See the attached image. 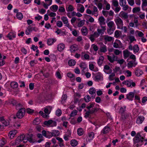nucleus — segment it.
Returning <instances> with one entry per match:
<instances>
[{
	"label": "nucleus",
	"mask_w": 147,
	"mask_h": 147,
	"mask_svg": "<svg viewBox=\"0 0 147 147\" xmlns=\"http://www.w3.org/2000/svg\"><path fill=\"white\" fill-rule=\"evenodd\" d=\"M17 17L19 20H21L23 17V16L22 13L20 12L17 13L16 14Z\"/></svg>",
	"instance_id": "obj_48"
},
{
	"label": "nucleus",
	"mask_w": 147,
	"mask_h": 147,
	"mask_svg": "<svg viewBox=\"0 0 147 147\" xmlns=\"http://www.w3.org/2000/svg\"><path fill=\"white\" fill-rule=\"evenodd\" d=\"M71 144L73 146H76L78 144V142L75 140H73L71 141Z\"/></svg>",
	"instance_id": "obj_38"
},
{
	"label": "nucleus",
	"mask_w": 147,
	"mask_h": 147,
	"mask_svg": "<svg viewBox=\"0 0 147 147\" xmlns=\"http://www.w3.org/2000/svg\"><path fill=\"white\" fill-rule=\"evenodd\" d=\"M95 80L97 81L101 79V76L99 73H98L95 76Z\"/></svg>",
	"instance_id": "obj_59"
},
{
	"label": "nucleus",
	"mask_w": 147,
	"mask_h": 147,
	"mask_svg": "<svg viewBox=\"0 0 147 147\" xmlns=\"http://www.w3.org/2000/svg\"><path fill=\"white\" fill-rule=\"evenodd\" d=\"M25 112V108H21L17 113L16 116L18 118L21 119L24 116Z\"/></svg>",
	"instance_id": "obj_3"
},
{
	"label": "nucleus",
	"mask_w": 147,
	"mask_h": 147,
	"mask_svg": "<svg viewBox=\"0 0 147 147\" xmlns=\"http://www.w3.org/2000/svg\"><path fill=\"white\" fill-rule=\"evenodd\" d=\"M81 31L83 35H86L88 33V30L85 27H83L81 29Z\"/></svg>",
	"instance_id": "obj_25"
},
{
	"label": "nucleus",
	"mask_w": 147,
	"mask_h": 147,
	"mask_svg": "<svg viewBox=\"0 0 147 147\" xmlns=\"http://www.w3.org/2000/svg\"><path fill=\"white\" fill-rule=\"evenodd\" d=\"M112 5L115 7L119 6L118 2L117 0H112Z\"/></svg>",
	"instance_id": "obj_41"
},
{
	"label": "nucleus",
	"mask_w": 147,
	"mask_h": 147,
	"mask_svg": "<svg viewBox=\"0 0 147 147\" xmlns=\"http://www.w3.org/2000/svg\"><path fill=\"white\" fill-rule=\"evenodd\" d=\"M15 37V34L12 32L9 33L7 36V37L10 40H12L13 38H14Z\"/></svg>",
	"instance_id": "obj_27"
},
{
	"label": "nucleus",
	"mask_w": 147,
	"mask_h": 147,
	"mask_svg": "<svg viewBox=\"0 0 147 147\" xmlns=\"http://www.w3.org/2000/svg\"><path fill=\"white\" fill-rule=\"evenodd\" d=\"M52 136H57L59 134V132L58 130H54L51 133Z\"/></svg>",
	"instance_id": "obj_35"
},
{
	"label": "nucleus",
	"mask_w": 147,
	"mask_h": 147,
	"mask_svg": "<svg viewBox=\"0 0 147 147\" xmlns=\"http://www.w3.org/2000/svg\"><path fill=\"white\" fill-rule=\"evenodd\" d=\"M45 125L52 127L55 126L57 125V123L55 121L50 119L48 121H45L44 123Z\"/></svg>",
	"instance_id": "obj_4"
},
{
	"label": "nucleus",
	"mask_w": 147,
	"mask_h": 147,
	"mask_svg": "<svg viewBox=\"0 0 147 147\" xmlns=\"http://www.w3.org/2000/svg\"><path fill=\"white\" fill-rule=\"evenodd\" d=\"M129 39L130 40V43L134 41H136V39L133 36H129Z\"/></svg>",
	"instance_id": "obj_56"
},
{
	"label": "nucleus",
	"mask_w": 147,
	"mask_h": 147,
	"mask_svg": "<svg viewBox=\"0 0 147 147\" xmlns=\"http://www.w3.org/2000/svg\"><path fill=\"white\" fill-rule=\"evenodd\" d=\"M78 113V111L76 110H74L72 111L70 114V117H73L75 116Z\"/></svg>",
	"instance_id": "obj_54"
},
{
	"label": "nucleus",
	"mask_w": 147,
	"mask_h": 147,
	"mask_svg": "<svg viewBox=\"0 0 147 147\" xmlns=\"http://www.w3.org/2000/svg\"><path fill=\"white\" fill-rule=\"evenodd\" d=\"M89 93L92 95L91 96V97L92 98H95V95H96V90L93 88H92L89 90Z\"/></svg>",
	"instance_id": "obj_12"
},
{
	"label": "nucleus",
	"mask_w": 147,
	"mask_h": 147,
	"mask_svg": "<svg viewBox=\"0 0 147 147\" xmlns=\"http://www.w3.org/2000/svg\"><path fill=\"white\" fill-rule=\"evenodd\" d=\"M26 140L25 139V135L23 134L17 138L16 142V143H19L23 141V142L25 143H26Z\"/></svg>",
	"instance_id": "obj_6"
},
{
	"label": "nucleus",
	"mask_w": 147,
	"mask_h": 147,
	"mask_svg": "<svg viewBox=\"0 0 147 147\" xmlns=\"http://www.w3.org/2000/svg\"><path fill=\"white\" fill-rule=\"evenodd\" d=\"M65 48V45L63 44H60L57 46V49L59 51H62Z\"/></svg>",
	"instance_id": "obj_22"
},
{
	"label": "nucleus",
	"mask_w": 147,
	"mask_h": 147,
	"mask_svg": "<svg viewBox=\"0 0 147 147\" xmlns=\"http://www.w3.org/2000/svg\"><path fill=\"white\" fill-rule=\"evenodd\" d=\"M74 10V8L73 6L71 5H69L67 8H66V10L67 11L71 12Z\"/></svg>",
	"instance_id": "obj_44"
},
{
	"label": "nucleus",
	"mask_w": 147,
	"mask_h": 147,
	"mask_svg": "<svg viewBox=\"0 0 147 147\" xmlns=\"http://www.w3.org/2000/svg\"><path fill=\"white\" fill-rule=\"evenodd\" d=\"M56 40L55 39L49 38L47 40V43L49 45H51Z\"/></svg>",
	"instance_id": "obj_24"
},
{
	"label": "nucleus",
	"mask_w": 147,
	"mask_h": 147,
	"mask_svg": "<svg viewBox=\"0 0 147 147\" xmlns=\"http://www.w3.org/2000/svg\"><path fill=\"white\" fill-rule=\"evenodd\" d=\"M9 103L10 104H12L13 106L16 105L17 103V101L13 99L10 100L9 102Z\"/></svg>",
	"instance_id": "obj_53"
},
{
	"label": "nucleus",
	"mask_w": 147,
	"mask_h": 147,
	"mask_svg": "<svg viewBox=\"0 0 147 147\" xmlns=\"http://www.w3.org/2000/svg\"><path fill=\"white\" fill-rule=\"evenodd\" d=\"M58 9V7L56 5H54L50 7L51 9L54 12H56Z\"/></svg>",
	"instance_id": "obj_31"
},
{
	"label": "nucleus",
	"mask_w": 147,
	"mask_h": 147,
	"mask_svg": "<svg viewBox=\"0 0 147 147\" xmlns=\"http://www.w3.org/2000/svg\"><path fill=\"white\" fill-rule=\"evenodd\" d=\"M10 85L12 88H17L18 87V83L16 82H12L10 84Z\"/></svg>",
	"instance_id": "obj_28"
},
{
	"label": "nucleus",
	"mask_w": 147,
	"mask_h": 147,
	"mask_svg": "<svg viewBox=\"0 0 147 147\" xmlns=\"http://www.w3.org/2000/svg\"><path fill=\"white\" fill-rule=\"evenodd\" d=\"M107 51V46L102 43L100 45V51L102 53H105Z\"/></svg>",
	"instance_id": "obj_11"
},
{
	"label": "nucleus",
	"mask_w": 147,
	"mask_h": 147,
	"mask_svg": "<svg viewBox=\"0 0 147 147\" xmlns=\"http://www.w3.org/2000/svg\"><path fill=\"white\" fill-rule=\"evenodd\" d=\"M115 22L118 28H121L123 25V22L122 20L119 17H118L115 19Z\"/></svg>",
	"instance_id": "obj_5"
},
{
	"label": "nucleus",
	"mask_w": 147,
	"mask_h": 147,
	"mask_svg": "<svg viewBox=\"0 0 147 147\" xmlns=\"http://www.w3.org/2000/svg\"><path fill=\"white\" fill-rule=\"evenodd\" d=\"M143 73L142 71L140 69H137L135 72V75L138 76H140Z\"/></svg>",
	"instance_id": "obj_32"
},
{
	"label": "nucleus",
	"mask_w": 147,
	"mask_h": 147,
	"mask_svg": "<svg viewBox=\"0 0 147 147\" xmlns=\"http://www.w3.org/2000/svg\"><path fill=\"white\" fill-rule=\"evenodd\" d=\"M104 39L107 41L111 42L113 39V38L111 36H105L104 37Z\"/></svg>",
	"instance_id": "obj_34"
},
{
	"label": "nucleus",
	"mask_w": 147,
	"mask_h": 147,
	"mask_svg": "<svg viewBox=\"0 0 147 147\" xmlns=\"http://www.w3.org/2000/svg\"><path fill=\"white\" fill-rule=\"evenodd\" d=\"M126 106H124L123 107H121L119 110V112L120 113L121 115L124 114L125 111H126Z\"/></svg>",
	"instance_id": "obj_39"
},
{
	"label": "nucleus",
	"mask_w": 147,
	"mask_h": 147,
	"mask_svg": "<svg viewBox=\"0 0 147 147\" xmlns=\"http://www.w3.org/2000/svg\"><path fill=\"white\" fill-rule=\"evenodd\" d=\"M137 64V63L135 61H131L129 62L127 64V66L129 68L132 67H135Z\"/></svg>",
	"instance_id": "obj_13"
},
{
	"label": "nucleus",
	"mask_w": 147,
	"mask_h": 147,
	"mask_svg": "<svg viewBox=\"0 0 147 147\" xmlns=\"http://www.w3.org/2000/svg\"><path fill=\"white\" fill-rule=\"evenodd\" d=\"M114 71L115 73H116L117 71H119L120 72V74L121 73L120 68L119 67H115V69L114 70Z\"/></svg>",
	"instance_id": "obj_57"
},
{
	"label": "nucleus",
	"mask_w": 147,
	"mask_h": 147,
	"mask_svg": "<svg viewBox=\"0 0 147 147\" xmlns=\"http://www.w3.org/2000/svg\"><path fill=\"white\" fill-rule=\"evenodd\" d=\"M124 58L127 59L131 54V53L127 50H125L123 51Z\"/></svg>",
	"instance_id": "obj_18"
},
{
	"label": "nucleus",
	"mask_w": 147,
	"mask_h": 147,
	"mask_svg": "<svg viewBox=\"0 0 147 147\" xmlns=\"http://www.w3.org/2000/svg\"><path fill=\"white\" fill-rule=\"evenodd\" d=\"M144 138L142 137L139 133H137L135 137L133 139V140L134 144L136 143H138L140 142L142 143L143 142Z\"/></svg>",
	"instance_id": "obj_1"
},
{
	"label": "nucleus",
	"mask_w": 147,
	"mask_h": 147,
	"mask_svg": "<svg viewBox=\"0 0 147 147\" xmlns=\"http://www.w3.org/2000/svg\"><path fill=\"white\" fill-rule=\"evenodd\" d=\"M107 26L109 28V29H107L108 33H109L111 31H113L115 29V26L113 22L111 21L107 24Z\"/></svg>",
	"instance_id": "obj_2"
},
{
	"label": "nucleus",
	"mask_w": 147,
	"mask_h": 147,
	"mask_svg": "<svg viewBox=\"0 0 147 147\" xmlns=\"http://www.w3.org/2000/svg\"><path fill=\"white\" fill-rule=\"evenodd\" d=\"M134 93L133 92H130L126 95L127 98L130 100H132L134 97Z\"/></svg>",
	"instance_id": "obj_14"
},
{
	"label": "nucleus",
	"mask_w": 147,
	"mask_h": 147,
	"mask_svg": "<svg viewBox=\"0 0 147 147\" xmlns=\"http://www.w3.org/2000/svg\"><path fill=\"white\" fill-rule=\"evenodd\" d=\"M40 122V119L38 118H36L33 121V124L35 125H37Z\"/></svg>",
	"instance_id": "obj_46"
},
{
	"label": "nucleus",
	"mask_w": 147,
	"mask_h": 147,
	"mask_svg": "<svg viewBox=\"0 0 147 147\" xmlns=\"http://www.w3.org/2000/svg\"><path fill=\"white\" fill-rule=\"evenodd\" d=\"M68 134H66L64 135V139L65 141H68L69 140V138L71 135V133L70 131H69Z\"/></svg>",
	"instance_id": "obj_30"
},
{
	"label": "nucleus",
	"mask_w": 147,
	"mask_h": 147,
	"mask_svg": "<svg viewBox=\"0 0 147 147\" xmlns=\"http://www.w3.org/2000/svg\"><path fill=\"white\" fill-rule=\"evenodd\" d=\"M62 114V112L61 110L58 109L56 112V115L57 116H59Z\"/></svg>",
	"instance_id": "obj_60"
},
{
	"label": "nucleus",
	"mask_w": 147,
	"mask_h": 147,
	"mask_svg": "<svg viewBox=\"0 0 147 147\" xmlns=\"http://www.w3.org/2000/svg\"><path fill=\"white\" fill-rule=\"evenodd\" d=\"M140 7H135L133 9L132 11L134 13H135L140 11Z\"/></svg>",
	"instance_id": "obj_45"
},
{
	"label": "nucleus",
	"mask_w": 147,
	"mask_h": 147,
	"mask_svg": "<svg viewBox=\"0 0 147 147\" xmlns=\"http://www.w3.org/2000/svg\"><path fill=\"white\" fill-rule=\"evenodd\" d=\"M121 7H123L122 9L124 11H127L129 8L130 9L131 8L130 7H129L128 5L126 4H124L123 6H122Z\"/></svg>",
	"instance_id": "obj_42"
},
{
	"label": "nucleus",
	"mask_w": 147,
	"mask_h": 147,
	"mask_svg": "<svg viewBox=\"0 0 147 147\" xmlns=\"http://www.w3.org/2000/svg\"><path fill=\"white\" fill-rule=\"evenodd\" d=\"M45 1H49V2H47L46 3H43V6L45 9H47L48 8V6L50 5L51 4L52 0H45Z\"/></svg>",
	"instance_id": "obj_21"
},
{
	"label": "nucleus",
	"mask_w": 147,
	"mask_h": 147,
	"mask_svg": "<svg viewBox=\"0 0 147 147\" xmlns=\"http://www.w3.org/2000/svg\"><path fill=\"white\" fill-rule=\"evenodd\" d=\"M132 80H127L126 82H125L126 83V85L127 86L129 87L131 86V83H132Z\"/></svg>",
	"instance_id": "obj_51"
},
{
	"label": "nucleus",
	"mask_w": 147,
	"mask_h": 147,
	"mask_svg": "<svg viewBox=\"0 0 147 147\" xmlns=\"http://www.w3.org/2000/svg\"><path fill=\"white\" fill-rule=\"evenodd\" d=\"M67 76L70 78H73L72 80H75V78L74 77V75L71 73H68L67 74Z\"/></svg>",
	"instance_id": "obj_52"
},
{
	"label": "nucleus",
	"mask_w": 147,
	"mask_h": 147,
	"mask_svg": "<svg viewBox=\"0 0 147 147\" xmlns=\"http://www.w3.org/2000/svg\"><path fill=\"white\" fill-rule=\"evenodd\" d=\"M107 57L108 60L111 63L115 61H117V57L113 54H112L111 56L107 55Z\"/></svg>",
	"instance_id": "obj_7"
},
{
	"label": "nucleus",
	"mask_w": 147,
	"mask_h": 147,
	"mask_svg": "<svg viewBox=\"0 0 147 147\" xmlns=\"http://www.w3.org/2000/svg\"><path fill=\"white\" fill-rule=\"evenodd\" d=\"M98 21L100 26L105 24V19L103 17H100L98 18Z\"/></svg>",
	"instance_id": "obj_15"
},
{
	"label": "nucleus",
	"mask_w": 147,
	"mask_h": 147,
	"mask_svg": "<svg viewBox=\"0 0 147 147\" xmlns=\"http://www.w3.org/2000/svg\"><path fill=\"white\" fill-rule=\"evenodd\" d=\"M6 141L5 139H3L0 140V147H2L5 144Z\"/></svg>",
	"instance_id": "obj_49"
},
{
	"label": "nucleus",
	"mask_w": 147,
	"mask_h": 147,
	"mask_svg": "<svg viewBox=\"0 0 147 147\" xmlns=\"http://www.w3.org/2000/svg\"><path fill=\"white\" fill-rule=\"evenodd\" d=\"M129 116V113H125L121 115V119L124 120L128 117Z\"/></svg>",
	"instance_id": "obj_26"
},
{
	"label": "nucleus",
	"mask_w": 147,
	"mask_h": 147,
	"mask_svg": "<svg viewBox=\"0 0 147 147\" xmlns=\"http://www.w3.org/2000/svg\"><path fill=\"white\" fill-rule=\"evenodd\" d=\"M33 135L32 134H27L25 135V139L26 140V142L28 141L30 143L34 142V140L33 139Z\"/></svg>",
	"instance_id": "obj_8"
},
{
	"label": "nucleus",
	"mask_w": 147,
	"mask_h": 147,
	"mask_svg": "<svg viewBox=\"0 0 147 147\" xmlns=\"http://www.w3.org/2000/svg\"><path fill=\"white\" fill-rule=\"evenodd\" d=\"M85 20H84L80 21L78 24V27H82L84 25Z\"/></svg>",
	"instance_id": "obj_50"
},
{
	"label": "nucleus",
	"mask_w": 147,
	"mask_h": 147,
	"mask_svg": "<svg viewBox=\"0 0 147 147\" xmlns=\"http://www.w3.org/2000/svg\"><path fill=\"white\" fill-rule=\"evenodd\" d=\"M78 6L79 7H80V9H77L78 11L80 12L81 13H83L84 10V7L83 5L80 4H78Z\"/></svg>",
	"instance_id": "obj_23"
},
{
	"label": "nucleus",
	"mask_w": 147,
	"mask_h": 147,
	"mask_svg": "<svg viewBox=\"0 0 147 147\" xmlns=\"http://www.w3.org/2000/svg\"><path fill=\"white\" fill-rule=\"evenodd\" d=\"M91 98L89 95L86 96L84 97V100L86 102H88L90 100Z\"/></svg>",
	"instance_id": "obj_47"
},
{
	"label": "nucleus",
	"mask_w": 147,
	"mask_h": 147,
	"mask_svg": "<svg viewBox=\"0 0 147 147\" xmlns=\"http://www.w3.org/2000/svg\"><path fill=\"white\" fill-rule=\"evenodd\" d=\"M115 8L114 10L116 13L118 12L121 9V7L120 6L115 7Z\"/></svg>",
	"instance_id": "obj_62"
},
{
	"label": "nucleus",
	"mask_w": 147,
	"mask_h": 147,
	"mask_svg": "<svg viewBox=\"0 0 147 147\" xmlns=\"http://www.w3.org/2000/svg\"><path fill=\"white\" fill-rule=\"evenodd\" d=\"M88 136L90 139L93 138L94 136V134L93 132H91L88 134Z\"/></svg>",
	"instance_id": "obj_64"
},
{
	"label": "nucleus",
	"mask_w": 147,
	"mask_h": 147,
	"mask_svg": "<svg viewBox=\"0 0 147 147\" xmlns=\"http://www.w3.org/2000/svg\"><path fill=\"white\" fill-rule=\"evenodd\" d=\"M61 20L63 22V23L65 24V26L68 28H70V25L68 23V19L66 17L63 16L61 17Z\"/></svg>",
	"instance_id": "obj_9"
},
{
	"label": "nucleus",
	"mask_w": 147,
	"mask_h": 147,
	"mask_svg": "<svg viewBox=\"0 0 147 147\" xmlns=\"http://www.w3.org/2000/svg\"><path fill=\"white\" fill-rule=\"evenodd\" d=\"M77 133L79 136H81L83 134L84 131L82 129L79 128L77 130Z\"/></svg>",
	"instance_id": "obj_37"
},
{
	"label": "nucleus",
	"mask_w": 147,
	"mask_h": 147,
	"mask_svg": "<svg viewBox=\"0 0 147 147\" xmlns=\"http://www.w3.org/2000/svg\"><path fill=\"white\" fill-rule=\"evenodd\" d=\"M17 133V131L16 130H15L13 131H10L9 132V134L11 135V137H13Z\"/></svg>",
	"instance_id": "obj_36"
},
{
	"label": "nucleus",
	"mask_w": 147,
	"mask_h": 147,
	"mask_svg": "<svg viewBox=\"0 0 147 147\" xmlns=\"http://www.w3.org/2000/svg\"><path fill=\"white\" fill-rule=\"evenodd\" d=\"M134 52L135 53H137L139 50V48L138 45L136 44L134 46L133 49Z\"/></svg>",
	"instance_id": "obj_29"
},
{
	"label": "nucleus",
	"mask_w": 147,
	"mask_h": 147,
	"mask_svg": "<svg viewBox=\"0 0 147 147\" xmlns=\"http://www.w3.org/2000/svg\"><path fill=\"white\" fill-rule=\"evenodd\" d=\"M110 130V128L109 127L106 126L104 127L103 129L101 132V133L106 134L108 133Z\"/></svg>",
	"instance_id": "obj_20"
},
{
	"label": "nucleus",
	"mask_w": 147,
	"mask_h": 147,
	"mask_svg": "<svg viewBox=\"0 0 147 147\" xmlns=\"http://www.w3.org/2000/svg\"><path fill=\"white\" fill-rule=\"evenodd\" d=\"M142 9L144 10V7H146L147 6V0H142Z\"/></svg>",
	"instance_id": "obj_43"
},
{
	"label": "nucleus",
	"mask_w": 147,
	"mask_h": 147,
	"mask_svg": "<svg viewBox=\"0 0 147 147\" xmlns=\"http://www.w3.org/2000/svg\"><path fill=\"white\" fill-rule=\"evenodd\" d=\"M119 16L121 18H123L125 19H127L128 17L127 13L123 11H122L120 13Z\"/></svg>",
	"instance_id": "obj_16"
},
{
	"label": "nucleus",
	"mask_w": 147,
	"mask_h": 147,
	"mask_svg": "<svg viewBox=\"0 0 147 147\" xmlns=\"http://www.w3.org/2000/svg\"><path fill=\"white\" fill-rule=\"evenodd\" d=\"M144 118L142 116H140L137 119L136 123L138 124L141 123L144 121Z\"/></svg>",
	"instance_id": "obj_19"
},
{
	"label": "nucleus",
	"mask_w": 147,
	"mask_h": 147,
	"mask_svg": "<svg viewBox=\"0 0 147 147\" xmlns=\"http://www.w3.org/2000/svg\"><path fill=\"white\" fill-rule=\"evenodd\" d=\"M128 4L131 6H133L134 4V0H127Z\"/></svg>",
	"instance_id": "obj_61"
},
{
	"label": "nucleus",
	"mask_w": 147,
	"mask_h": 147,
	"mask_svg": "<svg viewBox=\"0 0 147 147\" xmlns=\"http://www.w3.org/2000/svg\"><path fill=\"white\" fill-rule=\"evenodd\" d=\"M78 49V46L76 45H73L70 47V50L71 52H74Z\"/></svg>",
	"instance_id": "obj_17"
},
{
	"label": "nucleus",
	"mask_w": 147,
	"mask_h": 147,
	"mask_svg": "<svg viewBox=\"0 0 147 147\" xmlns=\"http://www.w3.org/2000/svg\"><path fill=\"white\" fill-rule=\"evenodd\" d=\"M119 4L121 6H123L125 4H126L127 2L125 0H119Z\"/></svg>",
	"instance_id": "obj_55"
},
{
	"label": "nucleus",
	"mask_w": 147,
	"mask_h": 147,
	"mask_svg": "<svg viewBox=\"0 0 147 147\" xmlns=\"http://www.w3.org/2000/svg\"><path fill=\"white\" fill-rule=\"evenodd\" d=\"M115 74L113 73L110 75L109 76V79L110 80H114V78L113 77L115 76Z\"/></svg>",
	"instance_id": "obj_58"
},
{
	"label": "nucleus",
	"mask_w": 147,
	"mask_h": 147,
	"mask_svg": "<svg viewBox=\"0 0 147 147\" xmlns=\"http://www.w3.org/2000/svg\"><path fill=\"white\" fill-rule=\"evenodd\" d=\"M68 63L69 66H73L75 65L76 62L74 60L71 59L69 61Z\"/></svg>",
	"instance_id": "obj_33"
},
{
	"label": "nucleus",
	"mask_w": 147,
	"mask_h": 147,
	"mask_svg": "<svg viewBox=\"0 0 147 147\" xmlns=\"http://www.w3.org/2000/svg\"><path fill=\"white\" fill-rule=\"evenodd\" d=\"M57 25L59 27H61L63 26V23L61 21H58L57 22Z\"/></svg>",
	"instance_id": "obj_63"
},
{
	"label": "nucleus",
	"mask_w": 147,
	"mask_h": 147,
	"mask_svg": "<svg viewBox=\"0 0 147 147\" xmlns=\"http://www.w3.org/2000/svg\"><path fill=\"white\" fill-rule=\"evenodd\" d=\"M121 34V32L118 30H116L115 32V37L117 38L120 36V34Z\"/></svg>",
	"instance_id": "obj_40"
},
{
	"label": "nucleus",
	"mask_w": 147,
	"mask_h": 147,
	"mask_svg": "<svg viewBox=\"0 0 147 147\" xmlns=\"http://www.w3.org/2000/svg\"><path fill=\"white\" fill-rule=\"evenodd\" d=\"M103 70L105 73L108 74H110L112 72V69H110V67L107 65H106L104 66Z\"/></svg>",
	"instance_id": "obj_10"
}]
</instances>
